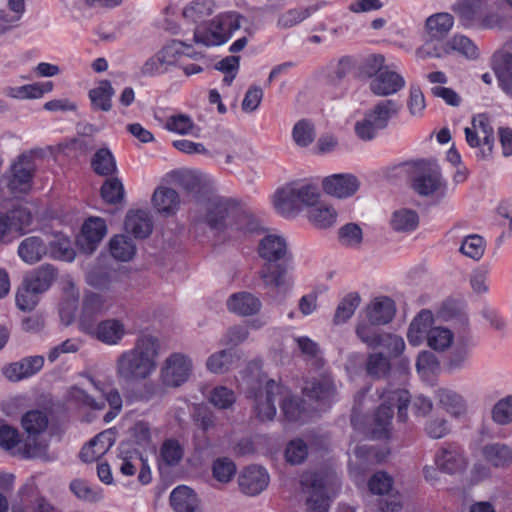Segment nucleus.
<instances>
[{
  "label": "nucleus",
  "mask_w": 512,
  "mask_h": 512,
  "mask_svg": "<svg viewBox=\"0 0 512 512\" xmlns=\"http://www.w3.org/2000/svg\"><path fill=\"white\" fill-rule=\"evenodd\" d=\"M214 6L213 0H194L185 6L183 16L196 23L210 16Z\"/></svg>",
  "instance_id": "52"
},
{
  "label": "nucleus",
  "mask_w": 512,
  "mask_h": 512,
  "mask_svg": "<svg viewBox=\"0 0 512 512\" xmlns=\"http://www.w3.org/2000/svg\"><path fill=\"white\" fill-rule=\"evenodd\" d=\"M292 137L298 146H309L315 139V130L313 124L306 119L298 121L293 127Z\"/></svg>",
  "instance_id": "58"
},
{
  "label": "nucleus",
  "mask_w": 512,
  "mask_h": 512,
  "mask_svg": "<svg viewBox=\"0 0 512 512\" xmlns=\"http://www.w3.org/2000/svg\"><path fill=\"white\" fill-rule=\"evenodd\" d=\"M125 230L135 238L148 237L153 228L149 213L143 210L130 211L126 215Z\"/></svg>",
  "instance_id": "30"
},
{
  "label": "nucleus",
  "mask_w": 512,
  "mask_h": 512,
  "mask_svg": "<svg viewBox=\"0 0 512 512\" xmlns=\"http://www.w3.org/2000/svg\"><path fill=\"white\" fill-rule=\"evenodd\" d=\"M471 128L481 134L483 138V148L477 152V157L479 159L488 158L492 154L494 143L493 128L490 125L488 116L485 114H478L477 116H474Z\"/></svg>",
  "instance_id": "36"
},
{
  "label": "nucleus",
  "mask_w": 512,
  "mask_h": 512,
  "mask_svg": "<svg viewBox=\"0 0 512 512\" xmlns=\"http://www.w3.org/2000/svg\"><path fill=\"white\" fill-rule=\"evenodd\" d=\"M482 456L494 468H507L512 464V449L503 443L486 444Z\"/></svg>",
  "instance_id": "31"
},
{
  "label": "nucleus",
  "mask_w": 512,
  "mask_h": 512,
  "mask_svg": "<svg viewBox=\"0 0 512 512\" xmlns=\"http://www.w3.org/2000/svg\"><path fill=\"white\" fill-rule=\"evenodd\" d=\"M191 45L186 41L173 40L171 43L163 47L159 52V56L163 60L166 67L174 65L177 61V57L181 54L191 56L190 53L185 52L184 48H190Z\"/></svg>",
  "instance_id": "60"
},
{
  "label": "nucleus",
  "mask_w": 512,
  "mask_h": 512,
  "mask_svg": "<svg viewBox=\"0 0 512 512\" xmlns=\"http://www.w3.org/2000/svg\"><path fill=\"white\" fill-rule=\"evenodd\" d=\"M21 424L28 434V441L22 447L23 455L27 458H46L47 445L37 442L35 438L46 431L49 424L47 414L41 410H30L23 415Z\"/></svg>",
  "instance_id": "8"
},
{
  "label": "nucleus",
  "mask_w": 512,
  "mask_h": 512,
  "mask_svg": "<svg viewBox=\"0 0 512 512\" xmlns=\"http://www.w3.org/2000/svg\"><path fill=\"white\" fill-rule=\"evenodd\" d=\"M284 393V386L274 380L266 381L265 386L253 394L257 418L261 421L273 420L276 415L275 401L280 402V396H284Z\"/></svg>",
  "instance_id": "12"
},
{
  "label": "nucleus",
  "mask_w": 512,
  "mask_h": 512,
  "mask_svg": "<svg viewBox=\"0 0 512 512\" xmlns=\"http://www.w3.org/2000/svg\"><path fill=\"white\" fill-rule=\"evenodd\" d=\"M274 206L284 216H291L300 212L301 207L295 193L294 184L277 190L274 195Z\"/></svg>",
  "instance_id": "35"
},
{
  "label": "nucleus",
  "mask_w": 512,
  "mask_h": 512,
  "mask_svg": "<svg viewBox=\"0 0 512 512\" xmlns=\"http://www.w3.org/2000/svg\"><path fill=\"white\" fill-rule=\"evenodd\" d=\"M161 458L169 466L176 465L183 457L184 451L177 440H166L161 447Z\"/></svg>",
  "instance_id": "64"
},
{
  "label": "nucleus",
  "mask_w": 512,
  "mask_h": 512,
  "mask_svg": "<svg viewBox=\"0 0 512 512\" xmlns=\"http://www.w3.org/2000/svg\"><path fill=\"white\" fill-rule=\"evenodd\" d=\"M390 368L391 365L389 359L382 353H372L367 358V374L375 379L385 377L390 371Z\"/></svg>",
  "instance_id": "56"
},
{
  "label": "nucleus",
  "mask_w": 512,
  "mask_h": 512,
  "mask_svg": "<svg viewBox=\"0 0 512 512\" xmlns=\"http://www.w3.org/2000/svg\"><path fill=\"white\" fill-rule=\"evenodd\" d=\"M318 10L317 5H311L307 7H296L287 10L282 13L277 21V27L280 29H289L292 28L307 18H309L313 13Z\"/></svg>",
  "instance_id": "44"
},
{
  "label": "nucleus",
  "mask_w": 512,
  "mask_h": 512,
  "mask_svg": "<svg viewBox=\"0 0 512 512\" xmlns=\"http://www.w3.org/2000/svg\"><path fill=\"white\" fill-rule=\"evenodd\" d=\"M170 505L175 512H201L195 492L187 486H178L170 494Z\"/></svg>",
  "instance_id": "27"
},
{
  "label": "nucleus",
  "mask_w": 512,
  "mask_h": 512,
  "mask_svg": "<svg viewBox=\"0 0 512 512\" xmlns=\"http://www.w3.org/2000/svg\"><path fill=\"white\" fill-rule=\"evenodd\" d=\"M32 222V215L25 207H15L6 213L0 212V240L10 241L24 233Z\"/></svg>",
  "instance_id": "14"
},
{
  "label": "nucleus",
  "mask_w": 512,
  "mask_h": 512,
  "mask_svg": "<svg viewBox=\"0 0 512 512\" xmlns=\"http://www.w3.org/2000/svg\"><path fill=\"white\" fill-rule=\"evenodd\" d=\"M492 419L499 425L512 422V395L500 399L492 409Z\"/></svg>",
  "instance_id": "63"
},
{
  "label": "nucleus",
  "mask_w": 512,
  "mask_h": 512,
  "mask_svg": "<svg viewBox=\"0 0 512 512\" xmlns=\"http://www.w3.org/2000/svg\"><path fill=\"white\" fill-rule=\"evenodd\" d=\"M309 221L320 229L333 226L337 220L336 210L325 202H319L308 211Z\"/></svg>",
  "instance_id": "40"
},
{
  "label": "nucleus",
  "mask_w": 512,
  "mask_h": 512,
  "mask_svg": "<svg viewBox=\"0 0 512 512\" xmlns=\"http://www.w3.org/2000/svg\"><path fill=\"white\" fill-rule=\"evenodd\" d=\"M56 276L57 271L54 266L44 264L26 276L23 282L28 285L32 292L42 294L50 288Z\"/></svg>",
  "instance_id": "28"
},
{
  "label": "nucleus",
  "mask_w": 512,
  "mask_h": 512,
  "mask_svg": "<svg viewBox=\"0 0 512 512\" xmlns=\"http://www.w3.org/2000/svg\"><path fill=\"white\" fill-rule=\"evenodd\" d=\"M413 190L420 196L443 199L447 194V182L436 164L424 166L412 180Z\"/></svg>",
  "instance_id": "9"
},
{
  "label": "nucleus",
  "mask_w": 512,
  "mask_h": 512,
  "mask_svg": "<svg viewBox=\"0 0 512 512\" xmlns=\"http://www.w3.org/2000/svg\"><path fill=\"white\" fill-rule=\"evenodd\" d=\"M493 68L500 88L512 98V54L502 55L501 61L495 62Z\"/></svg>",
  "instance_id": "47"
},
{
  "label": "nucleus",
  "mask_w": 512,
  "mask_h": 512,
  "mask_svg": "<svg viewBox=\"0 0 512 512\" xmlns=\"http://www.w3.org/2000/svg\"><path fill=\"white\" fill-rule=\"evenodd\" d=\"M262 286L282 302L292 291L294 279L288 262L264 263L258 271Z\"/></svg>",
  "instance_id": "7"
},
{
  "label": "nucleus",
  "mask_w": 512,
  "mask_h": 512,
  "mask_svg": "<svg viewBox=\"0 0 512 512\" xmlns=\"http://www.w3.org/2000/svg\"><path fill=\"white\" fill-rule=\"evenodd\" d=\"M475 345L471 334L457 336L444 362V369L450 374L466 369L469 366L472 349Z\"/></svg>",
  "instance_id": "13"
},
{
  "label": "nucleus",
  "mask_w": 512,
  "mask_h": 512,
  "mask_svg": "<svg viewBox=\"0 0 512 512\" xmlns=\"http://www.w3.org/2000/svg\"><path fill=\"white\" fill-rule=\"evenodd\" d=\"M435 462L437 467L447 474L461 472L466 467L465 458L454 445L441 448L436 454Z\"/></svg>",
  "instance_id": "24"
},
{
  "label": "nucleus",
  "mask_w": 512,
  "mask_h": 512,
  "mask_svg": "<svg viewBox=\"0 0 512 512\" xmlns=\"http://www.w3.org/2000/svg\"><path fill=\"white\" fill-rule=\"evenodd\" d=\"M43 365L44 358L42 356H29L7 366L4 374L11 381H19L35 375Z\"/></svg>",
  "instance_id": "22"
},
{
  "label": "nucleus",
  "mask_w": 512,
  "mask_h": 512,
  "mask_svg": "<svg viewBox=\"0 0 512 512\" xmlns=\"http://www.w3.org/2000/svg\"><path fill=\"white\" fill-rule=\"evenodd\" d=\"M303 391L305 395L321 404H329L336 396V387L329 376H321L306 382Z\"/></svg>",
  "instance_id": "21"
},
{
  "label": "nucleus",
  "mask_w": 512,
  "mask_h": 512,
  "mask_svg": "<svg viewBox=\"0 0 512 512\" xmlns=\"http://www.w3.org/2000/svg\"><path fill=\"white\" fill-rule=\"evenodd\" d=\"M227 307L230 312L240 316H250L260 311L262 303L260 299L252 293L238 292L228 298Z\"/></svg>",
  "instance_id": "26"
},
{
  "label": "nucleus",
  "mask_w": 512,
  "mask_h": 512,
  "mask_svg": "<svg viewBox=\"0 0 512 512\" xmlns=\"http://www.w3.org/2000/svg\"><path fill=\"white\" fill-rule=\"evenodd\" d=\"M323 190L339 199L353 196L360 187L358 178L352 174H334L324 178Z\"/></svg>",
  "instance_id": "18"
},
{
  "label": "nucleus",
  "mask_w": 512,
  "mask_h": 512,
  "mask_svg": "<svg viewBox=\"0 0 512 512\" xmlns=\"http://www.w3.org/2000/svg\"><path fill=\"white\" fill-rule=\"evenodd\" d=\"M269 483L267 471L261 467L252 465L245 468L238 478L240 490L248 496H256L264 491Z\"/></svg>",
  "instance_id": "19"
},
{
  "label": "nucleus",
  "mask_w": 512,
  "mask_h": 512,
  "mask_svg": "<svg viewBox=\"0 0 512 512\" xmlns=\"http://www.w3.org/2000/svg\"><path fill=\"white\" fill-rule=\"evenodd\" d=\"M193 41L204 46H218L224 44V37L218 35L213 27V20L205 27H197L194 30Z\"/></svg>",
  "instance_id": "59"
},
{
  "label": "nucleus",
  "mask_w": 512,
  "mask_h": 512,
  "mask_svg": "<svg viewBox=\"0 0 512 512\" xmlns=\"http://www.w3.org/2000/svg\"><path fill=\"white\" fill-rule=\"evenodd\" d=\"M400 105L394 100H382L371 110L366 112L364 118L357 121L355 133L363 141H370L376 137L380 130L385 129L391 118L396 116Z\"/></svg>",
  "instance_id": "4"
},
{
  "label": "nucleus",
  "mask_w": 512,
  "mask_h": 512,
  "mask_svg": "<svg viewBox=\"0 0 512 512\" xmlns=\"http://www.w3.org/2000/svg\"><path fill=\"white\" fill-rule=\"evenodd\" d=\"M257 251L265 263L289 262L291 260L287 242L280 235H265L259 241Z\"/></svg>",
  "instance_id": "16"
},
{
  "label": "nucleus",
  "mask_w": 512,
  "mask_h": 512,
  "mask_svg": "<svg viewBox=\"0 0 512 512\" xmlns=\"http://www.w3.org/2000/svg\"><path fill=\"white\" fill-rule=\"evenodd\" d=\"M360 301V296L357 293H350L346 295L337 306L334 315V323L343 324L349 320L359 306Z\"/></svg>",
  "instance_id": "54"
},
{
  "label": "nucleus",
  "mask_w": 512,
  "mask_h": 512,
  "mask_svg": "<svg viewBox=\"0 0 512 512\" xmlns=\"http://www.w3.org/2000/svg\"><path fill=\"white\" fill-rule=\"evenodd\" d=\"M192 373L191 359L182 353L168 356L160 369V380L166 387H180Z\"/></svg>",
  "instance_id": "11"
},
{
  "label": "nucleus",
  "mask_w": 512,
  "mask_h": 512,
  "mask_svg": "<svg viewBox=\"0 0 512 512\" xmlns=\"http://www.w3.org/2000/svg\"><path fill=\"white\" fill-rule=\"evenodd\" d=\"M107 309L106 301L104 297L97 293H89L85 296L82 305V313H81V324L83 329L85 327H90L86 324L98 314L103 313Z\"/></svg>",
  "instance_id": "45"
},
{
  "label": "nucleus",
  "mask_w": 512,
  "mask_h": 512,
  "mask_svg": "<svg viewBox=\"0 0 512 512\" xmlns=\"http://www.w3.org/2000/svg\"><path fill=\"white\" fill-rule=\"evenodd\" d=\"M101 196L109 204L120 203L125 196L121 180L116 177L107 179L101 187Z\"/></svg>",
  "instance_id": "57"
},
{
  "label": "nucleus",
  "mask_w": 512,
  "mask_h": 512,
  "mask_svg": "<svg viewBox=\"0 0 512 512\" xmlns=\"http://www.w3.org/2000/svg\"><path fill=\"white\" fill-rule=\"evenodd\" d=\"M160 349L157 336L140 334L132 348L122 351L116 357L114 369L117 379L127 384L146 381L157 370Z\"/></svg>",
  "instance_id": "1"
},
{
  "label": "nucleus",
  "mask_w": 512,
  "mask_h": 512,
  "mask_svg": "<svg viewBox=\"0 0 512 512\" xmlns=\"http://www.w3.org/2000/svg\"><path fill=\"white\" fill-rule=\"evenodd\" d=\"M93 171L100 176H109L116 172L117 166L112 152L103 147L98 149L91 160Z\"/></svg>",
  "instance_id": "46"
},
{
  "label": "nucleus",
  "mask_w": 512,
  "mask_h": 512,
  "mask_svg": "<svg viewBox=\"0 0 512 512\" xmlns=\"http://www.w3.org/2000/svg\"><path fill=\"white\" fill-rule=\"evenodd\" d=\"M435 398L454 417H459L466 413L467 405L465 399L452 389L438 388L435 391Z\"/></svg>",
  "instance_id": "34"
},
{
  "label": "nucleus",
  "mask_w": 512,
  "mask_h": 512,
  "mask_svg": "<svg viewBox=\"0 0 512 512\" xmlns=\"http://www.w3.org/2000/svg\"><path fill=\"white\" fill-rule=\"evenodd\" d=\"M484 251V239L477 234L465 237L460 247V252L462 254L474 260H479L483 256Z\"/></svg>",
  "instance_id": "62"
},
{
  "label": "nucleus",
  "mask_w": 512,
  "mask_h": 512,
  "mask_svg": "<svg viewBox=\"0 0 512 512\" xmlns=\"http://www.w3.org/2000/svg\"><path fill=\"white\" fill-rule=\"evenodd\" d=\"M52 89L53 83L50 81L37 82L19 87H9L6 90V94L16 99H37L41 98L45 93L51 92Z\"/></svg>",
  "instance_id": "41"
},
{
  "label": "nucleus",
  "mask_w": 512,
  "mask_h": 512,
  "mask_svg": "<svg viewBox=\"0 0 512 512\" xmlns=\"http://www.w3.org/2000/svg\"><path fill=\"white\" fill-rule=\"evenodd\" d=\"M338 238L342 246L358 248L363 240V232L358 224L348 223L339 229Z\"/></svg>",
  "instance_id": "55"
},
{
  "label": "nucleus",
  "mask_w": 512,
  "mask_h": 512,
  "mask_svg": "<svg viewBox=\"0 0 512 512\" xmlns=\"http://www.w3.org/2000/svg\"><path fill=\"white\" fill-rule=\"evenodd\" d=\"M417 55L422 59L458 55L467 60H476L479 58L480 52L469 37L456 33L442 42L439 47L426 43L417 50Z\"/></svg>",
  "instance_id": "6"
},
{
  "label": "nucleus",
  "mask_w": 512,
  "mask_h": 512,
  "mask_svg": "<svg viewBox=\"0 0 512 512\" xmlns=\"http://www.w3.org/2000/svg\"><path fill=\"white\" fill-rule=\"evenodd\" d=\"M382 403L378 407L372 426V434L375 438L388 436L391 421L394 414V407H397V417L400 422L408 420V406L410 404V393L405 389L394 388L387 385L379 394Z\"/></svg>",
  "instance_id": "2"
},
{
  "label": "nucleus",
  "mask_w": 512,
  "mask_h": 512,
  "mask_svg": "<svg viewBox=\"0 0 512 512\" xmlns=\"http://www.w3.org/2000/svg\"><path fill=\"white\" fill-rule=\"evenodd\" d=\"M84 331L108 346L119 345L127 334L125 324L116 318L102 320L94 328L85 327Z\"/></svg>",
  "instance_id": "15"
},
{
  "label": "nucleus",
  "mask_w": 512,
  "mask_h": 512,
  "mask_svg": "<svg viewBox=\"0 0 512 512\" xmlns=\"http://www.w3.org/2000/svg\"><path fill=\"white\" fill-rule=\"evenodd\" d=\"M107 233L106 223L99 217H90L82 226V233L77 239L79 249L92 254Z\"/></svg>",
  "instance_id": "17"
},
{
  "label": "nucleus",
  "mask_w": 512,
  "mask_h": 512,
  "mask_svg": "<svg viewBox=\"0 0 512 512\" xmlns=\"http://www.w3.org/2000/svg\"><path fill=\"white\" fill-rule=\"evenodd\" d=\"M304 402L296 396L291 395L290 391L285 388L284 396H280V407L284 417L289 422L301 420L305 411Z\"/></svg>",
  "instance_id": "48"
},
{
  "label": "nucleus",
  "mask_w": 512,
  "mask_h": 512,
  "mask_svg": "<svg viewBox=\"0 0 512 512\" xmlns=\"http://www.w3.org/2000/svg\"><path fill=\"white\" fill-rule=\"evenodd\" d=\"M434 317L430 310H421L412 320L407 332V339L413 346L420 345L434 328Z\"/></svg>",
  "instance_id": "23"
},
{
  "label": "nucleus",
  "mask_w": 512,
  "mask_h": 512,
  "mask_svg": "<svg viewBox=\"0 0 512 512\" xmlns=\"http://www.w3.org/2000/svg\"><path fill=\"white\" fill-rule=\"evenodd\" d=\"M135 252V244L128 236L116 235L110 241V253L117 260L129 261Z\"/></svg>",
  "instance_id": "50"
},
{
  "label": "nucleus",
  "mask_w": 512,
  "mask_h": 512,
  "mask_svg": "<svg viewBox=\"0 0 512 512\" xmlns=\"http://www.w3.org/2000/svg\"><path fill=\"white\" fill-rule=\"evenodd\" d=\"M36 171L34 155L23 153L10 167L7 186L12 194H26L32 186V179Z\"/></svg>",
  "instance_id": "10"
},
{
  "label": "nucleus",
  "mask_w": 512,
  "mask_h": 512,
  "mask_svg": "<svg viewBox=\"0 0 512 512\" xmlns=\"http://www.w3.org/2000/svg\"><path fill=\"white\" fill-rule=\"evenodd\" d=\"M454 16L448 12H438L425 20L424 29L431 40H443L452 30Z\"/></svg>",
  "instance_id": "25"
},
{
  "label": "nucleus",
  "mask_w": 512,
  "mask_h": 512,
  "mask_svg": "<svg viewBox=\"0 0 512 512\" xmlns=\"http://www.w3.org/2000/svg\"><path fill=\"white\" fill-rule=\"evenodd\" d=\"M208 399L218 409H229L235 403L236 396L233 390L225 386H217L211 390Z\"/></svg>",
  "instance_id": "61"
},
{
  "label": "nucleus",
  "mask_w": 512,
  "mask_h": 512,
  "mask_svg": "<svg viewBox=\"0 0 512 512\" xmlns=\"http://www.w3.org/2000/svg\"><path fill=\"white\" fill-rule=\"evenodd\" d=\"M236 211L237 206L231 199L214 195L199 204L193 216V225L195 229L207 225L211 230L219 232L231 225L228 219Z\"/></svg>",
  "instance_id": "3"
},
{
  "label": "nucleus",
  "mask_w": 512,
  "mask_h": 512,
  "mask_svg": "<svg viewBox=\"0 0 512 512\" xmlns=\"http://www.w3.org/2000/svg\"><path fill=\"white\" fill-rule=\"evenodd\" d=\"M48 246V254L51 258L71 262L75 259L76 252L71 241L63 236L56 237Z\"/></svg>",
  "instance_id": "51"
},
{
  "label": "nucleus",
  "mask_w": 512,
  "mask_h": 512,
  "mask_svg": "<svg viewBox=\"0 0 512 512\" xmlns=\"http://www.w3.org/2000/svg\"><path fill=\"white\" fill-rule=\"evenodd\" d=\"M247 22L242 15L229 12L216 16L213 19V27L218 35L224 37V43Z\"/></svg>",
  "instance_id": "37"
},
{
  "label": "nucleus",
  "mask_w": 512,
  "mask_h": 512,
  "mask_svg": "<svg viewBox=\"0 0 512 512\" xmlns=\"http://www.w3.org/2000/svg\"><path fill=\"white\" fill-rule=\"evenodd\" d=\"M404 86V78L399 73L390 70L389 67L377 73L369 84L372 93L382 97L395 94Z\"/></svg>",
  "instance_id": "20"
},
{
  "label": "nucleus",
  "mask_w": 512,
  "mask_h": 512,
  "mask_svg": "<svg viewBox=\"0 0 512 512\" xmlns=\"http://www.w3.org/2000/svg\"><path fill=\"white\" fill-rule=\"evenodd\" d=\"M390 224L397 232H412L419 225V215L415 210L401 208L393 212Z\"/></svg>",
  "instance_id": "43"
},
{
  "label": "nucleus",
  "mask_w": 512,
  "mask_h": 512,
  "mask_svg": "<svg viewBox=\"0 0 512 512\" xmlns=\"http://www.w3.org/2000/svg\"><path fill=\"white\" fill-rule=\"evenodd\" d=\"M428 346L437 352L447 351L454 342V334L446 327L434 326L426 339Z\"/></svg>",
  "instance_id": "49"
},
{
  "label": "nucleus",
  "mask_w": 512,
  "mask_h": 512,
  "mask_svg": "<svg viewBox=\"0 0 512 512\" xmlns=\"http://www.w3.org/2000/svg\"><path fill=\"white\" fill-rule=\"evenodd\" d=\"M152 203L159 213L168 216L180 208V197L174 189L161 186L154 191Z\"/></svg>",
  "instance_id": "33"
},
{
  "label": "nucleus",
  "mask_w": 512,
  "mask_h": 512,
  "mask_svg": "<svg viewBox=\"0 0 512 512\" xmlns=\"http://www.w3.org/2000/svg\"><path fill=\"white\" fill-rule=\"evenodd\" d=\"M483 0H456L452 5V11L459 17L462 25L472 27L476 23V17L480 14Z\"/></svg>",
  "instance_id": "39"
},
{
  "label": "nucleus",
  "mask_w": 512,
  "mask_h": 512,
  "mask_svg": "<svg viewBox=\"0 0 512 512\" xmlns=\"http://www.w3.org/2000/svg\"><path fill=\"white\" fill-rule=\"evenodd\" d=\"M47 254V244L37 236L25 238L18 246V255L27 264L37 263Z\"/></svg>",
  "instance_id": "32"
},
{
  "label": "nucleus",
  "mask_w": 512,
  "mask_h": 512,
  "mask_svg": "<svg viewBox=\"0 0 512 512\" xmlns=\"http://www.w3.org/2000/svg\"><path fill=\"white\" fill-rule=\"evenodd\" d=\"M334 475L323 472H305L300 479L301 490L305 495L306 512H327L329 498L326 487Z\"/></svg>",
  "instance_id": "5"
},
{
  "label": "nucleus",
  "mask_w": 512,
  "mask_h": 512,
  "mask_svg": "<svg viewBox=\"0 0 512 512\" xmlns=\"http://www.w3.org/2000/svg\"><path fill=\"white\" fill-rule=\"evenodd\" d=\"M378 324H372L370 321L359 322L356 326L355 332L357 337L366 344L369 348L375 349L380 347L381 340L384 332H381L374 326Z\"/></svg>",
  "instance_id": "53"
},
{
  "label": "nucleus",
  "mask_w": 512,
  "mask_h": 512,
  "mask_svg": "<svg viewBox=\"0 0 512 512\" xmlns=\"http://www.w3.org/2000/svg\"><path fill=\"white\" fill-rule=\"evenodd\" d=\"M239 360L237 352L231 348L223 349L211 354L206 361V368L214 374L228 372Z\"/></svg>",
  "instance_id": "38"
},
{
  "label": "nucleus",
  "mask_w": 512,
  "mask_h": 512,
  "mask_svg": "<svg viewBox=\"0 0 512 512\" xmlns=\"http://www.w3.org/2000/svg\"><path fill=\"white\" fill-rule=\"evenodd\" d=\"M368 320L372 324L384 325L389 323L395 315V305L388 297L374 299L366 310Z\"/></svg>",
  "instance_id": "29"
},
{
  "label": "nucleus",
  "mask_w": 512,
  "mask_h": 512,
  "mask_svg": "<svg viewBox=\"0 0 512 512\" xmlns=\"http://www.w3.org/2000/svg\"><path fill=\"white\" fill-rule=\"evenodd\" d=\"M115 91L108 80H103L99 85L89 91V98L95 110L108 112L112 108V97Z\"/></svg>",
  "instance_id": "42"
}]
</instances>
